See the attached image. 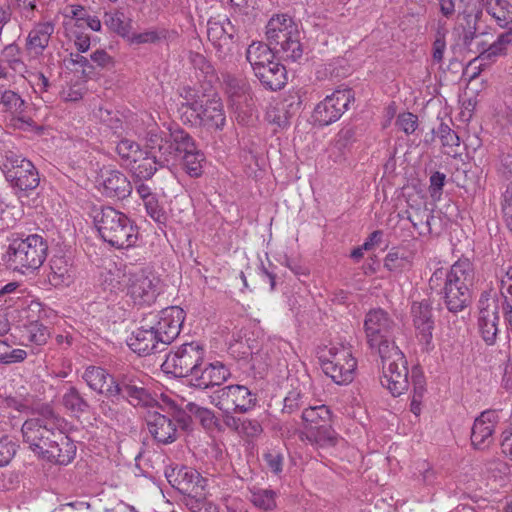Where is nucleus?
<instances>
[{"instance_id":"nucleus-1","label":"nucleus","mask_w":512,"mask_h":512,"mask_svg":"<svg viewBox=\"0 0 512 512\" xmlns=\"http://www.w3.org/2000/svg\"><path fill=\"white\" fill-rule=\"evenodd\" d=\"M23 442L38 456L59 465L69 464L76 446L64 429H52L37 421H25L21 428Z\"/></svg>"},{"instance_id":"nucleus-2","label":"nucleus","mask_w":512,"mask_h":512,"mask_svg":"<svg viewBox=\"0 0 512 512\" xmlns=\"http://www.w3.org/2000/svg\"><path fill=\"white\" fill-rule=\"evenodd\" d=\"M473 268L468 259L455 262L449 271L437 269L429 280L431 289H437L443 282L441 294L446 308L452 313L464 310L471 301L470 286Z\"/></svg>"},{"instance_id":"nucleus-3","label":"nucleus","mask_w":512,"mask_h":512,"mask_svg":"<svg viewBox=\"0 0 512 512\" xmlns=\"http://www.w3.org/2000/svg\"><path fill=\"white\" fill-rule=\"evenodd\" d=\"M48 255V243L38 234L13 239L2 255L7 268L25 274L39 269Z\"/></svg>"},{"instance_id":"nucleus-4","label":"nucleus","mask_w":512,"mask_h":512,"mask_svg":"<svg viewBox=\"0 0 512 512\" xmlns=\"http://www.w3.org/2000/svg\"><path fill=\"white\" fill-rule=\"evenodd\" d=\"M266 38L280 58L293 62L302 58L303 46L300 42V31L287 14L271 17L266 25Z\"/></svg>"},{"instance_id":"nucleus-5","label":"nucleus","mask_w":512,"mask_h":512,"mask_svg":"<svg viewBox=\"0 0 512 512\" xmlns=\"http://www.w3.org/2000/svg\"><path fill=\"white\" fill-rule=\"evenodd\" d=\"M396 323L390 314L382 308H374L367 312L364 319L366 342L370 349L380 357L399 349L395 344L393 332Z\"/></svg>"},{"instance_id":"nucleus-6","label":"nucleus","mask_w":512,"mask_h":512,"mask_svg":"<svg viewBox=\"0 0 512 512\" xmlns=\"http://www.w3.org/2000/svg\"><path fill=\"white\" fill-rule=\"evenodd\" d=\"M301 417L304 422L302 439L317 448H328L337 444L338 435L332 427V413L328 406H310L303 410Z\"/></svg>"},{"instance_id":"nucleus-7","label":"nucleus","mask_w":512,"mask_h":512,"mask_svg":"<svg viewBox=\"0 0 512 512\" xmlns=\"http://www.w3.org/2000/svg\"><path fill=\"white\" fill-rule=\"evenodd\" d=\"M107 396H117L133 407H148L154 402L144 377L135 371L119 373L116 379H111L107 385Z\"/></svg>"},{"instance_id":"nucleus-8","label":"nucleus","mask_w":512,"mask_h":512,"mask_svg":"<svg viewBox=\"0 0 512 512\" xmlns=\"http://www.w3.org/2000/svg\"><path fill=\"white\" fill-rule=\"evenodd\" d=\"M152 135L151 143L160 153L158 162L169 164L171 160H178L182 155L195 151L197 148L191 135L180 127H169L168 131H149Z\"/></svg>"},{"instance_id":"nucleus-9","label":"nucleus","mask_w":512,"mask_h":512,"mask_svg":"<svg viewBox=\"0 0 512 512\" xmlns=\"http://www.w3.org/2000/svg\"><path fill=\"white\" fill-rule=\"evenodd\" d=\"M205 346L199 341L184 343L171 351L162 364V369L175 377H189L193 371L204 364Z\"/></svg>"},{"instance_id":"nucleus-10","label":"nucleus","mask_w":512,"mask_h":512,"mask_svg":"<svg viewBox=\"0 0 512 512\" xmlns=\"http://www.w3.org/2000/svg\"><path fill=\"white\" fill-rule=\"evenodd\" d=\"M167 415L149 412L146 418L149 433L160 444H170L177 439V423L186 424L187 416L173 402L168 403Z\"/></svg>"},{"instance_id":"nucleus-11","label":"nucleus","mask_w":512,"mask_h":512,"mask_svg":"<svg viewBox=\"0 0 512 512\" xmlns=\"http://www.w3.org/2000/svg\"><path fill=\"white\" fill-rule=\"evenodd\" d=\"M3 171L7 181L21 193L26 194L39 186V174L33 163L11 151L6 154Z\"/></svg>"},{"instance_id":"nucleus-12","label":"nucleus","mask_w":512,"mask_h":512,"mask_svg":"<svg viewBox=\"0 0 512 512\" xmlns=\"http://www.w3.org/2000/svg\"><path fill=\"white\" fill-rule=\"evenodd\" d=\"M144 317L148 323L146 327L155 331L158 340H160V345H164L166 348L180 334L185 313L180 307L171 306L157 313L150 312Z\"/></svg>"},{"instance_id":"nucleus-13","label":"nucleus","mask_w":512,"mask_h":512,"mask_svg":"<svg viewBox=\"0 0 512 512\" xmlns=\"http://www.w3.org/2000/svg\"><path fill=\"white\" fill-rule=\"evenodd\" d=\"M210 399L219 410H235L238 414L250 412L258 402L255 392L239 384L228 385L215 391Z\"/></svg>"},{"instance_id":"nucleus-14","label":"nucleus","mask_w":512,"mask_h":512,"mask_svg":"<svg viewBox=\"0 0 512 512\" xmlns=\"http://www.w3.org/2000/svg\"><path fill=\"white\" fill-rule=\"evenodd\" d=\"M320 360L323 372L336 384H348L353 380L357 361L349 348L332 347L328 355L321 356Z\"/></svg>"},{"instance_id":"nucleus-15","label":"nucleus","mask_w":512,"mask_h":512,"mask_svg":"<svg viewBox=\"0 0 512 512\" xmlns=\"http://www.w3.org/2000/svg\"><path fill=\"white\" fill-rule=\"evenodd\" d=\"M382 360L383 375L382 386L386 387L393 396H400L409 387L407 360L400 349L380 357Z\"/></svg>"},{"instance_id":"nucleus-16","label":"nucleus","mask_w":512,"mask_h":512,"mask_svg":"<svg viewBox=\"0 0 512 512\" xmlns=\"http://www.w3.org/2000/svg\"><path fill=\"white\" fill-rule=\"evenodd\" d=\"M353 101L354 92L351 88L337 89L317 104L313 117L321 126L330 125L340 119Z\"/></svg>"},{"instance_id":"nucleus-17","label":"nucleus","mask_w":512,"mask_h":512,"mask_svg":"<svg viewBox=\"0 0 512 512\" xmlns=\"http://www.w3.org/2000/svg\"><path fill=\"white\" fill-rule=\"evenodd\" d=\"M158 284L159 280L156 277H149L143 271L129 272L127 294L135 305L150 306L159 295Z\"/></svg>"},{"instance_id":"nucleus-18","label":"nucleus","mask_w":512,"mask_h":512,"mask_svg":"<svg viewBox=\"0 0 512 512\" xmlns=\"http://www.w3.org/2000/svg\"><path fill=\"white\" fill-rule=\"evenodd\" d=\"M229 369L220 361L205 362L187 377L186 385L206 390L222 385L230 377Z\"/></svg>"},{"instance_id":"nucleus-19","label":"nucleus","mask_w":512,"mask_h":512,"mask_svg":"<svg viewBox=\"0 0 512 512\" xmlns=\"http://www.w3.org/2000/svg\"><path fill=\"white\" fill-rule=\"evenodd\" d=\"M479 304V332L487 345H493L499 332L500 300L498 297L484 298L482 296Z\"/></svg>"},{"instance_id":"nucleus-20","label":"nucleus","mask_w":512,"mask_h":512,"mask_svg":"<svg viewBox=\"0 0 512 512\" xmlns=\"http://www.w3.org/2000/svg\"><path fill=\"white\" fill-rule=\"evenodd\" d=\"M207 36L216 48L219 57H225L233 50L236 41L237 29L229 18H211L207 23Z\"/></svg>"},{"instance_id":"nucleus-21","label":"nucleus","mask_w":512,"mask_h":512,"mask_svg":"<svg viewBox=\"0 0 512 512\" xmlns=\"http://www.w3.org/2000/svg\"><path fill=\"white\" fill-rule=\"evenodd\" d=\"M410 314L417 339L426 350H429L432 344L433 330L435 326L430 303L427 300L413 302Z\"/></svg>"},{"instance_id":"nucleus-22","label":"nucleus","mask_w":512,"mask_h":512,"mask_svg":"<svg viewBox=\"0 0 512 512\" xmlns=\"http://www.w3.org/2000/svg\"><path fill=\"white\" fill-rule=\"evenodd\" d=\"M97 182L102 194L109 198L125 199L132 192L130 181L118 170H101Z\"/></svg>"},{"instance_id":"nucleus-23","label":"nucleus","mask_w":512,"mask_h":512,"mask_svg":"<svg viewBox=\"0 0 512 512\" xmlns=\"http://www.w3.org/2000/svg\"><path fill=\"white\" fill-rule=\"evenodd\" d=\"M148 323L145 317L140 320V326L128 340V346L138 355L147 356L164 351V345H160L155 331L146 327Z\"/></svg>"},{"instance_id":"nucleus-24","label":"nucleus","mask_w":512,"mask_h":512,"mask_svg":"<svg viewBox=\"0 0 512 512\" xmlns=\"http://www.w3.org/2000/svg\"><path fill=\"white\" fill-rule=\"evenodd\" d=\"M127 275L129 272H126V265L122 260L110 257L102 259L99 280L104 289L111 293L123 290Z\"/></svg>"},{"instance_id":"nucleus-25","label":"nucleus","mask_w":512,"mask_h":512,"mask_svg":"<svg viewBox=\"0 0 512 512\" xmlns=\"http://www.w3.org/2000/svg\"><path fill=\"white\" fill-rule=\"evenodd\" d=\"M101 238L118 249L135 245L138 239V226H94Z\"/></svg>"},{"instance_id":"nucleus-26","label":"nucleus","mask_w":512,"mask_h":512,"mask_svg":"<svg viewBox=\"0 0 512 512\" xmlns=\"http://www.w3.org/2000/svg\"><path fill=\"white\" fill-rule=\"evenodd\" d=\"M499 421L498 412L496 410L483 411L474 421L471 442L478 448L483 449L492 441L494 428Z\"/></svg>"},{"instance_id":"nucleus-27","label":"nucleus","mask_w":512,"mask_h":512,"mask_svg":"<svg viewBox=\"0 0 512 512\" xmlns=\"http://www.w3.org/2000/svg\"><path fill=\"white\" fill-rule=\"evenodd\" d=\"M195 119H199V125L208 131L222 130L226 123V116L221 99L213 97L206 100L195 115Z\"/></svg>"},{"instance_id":"nucleus-28","label":"nucleus","mask_w":512,"mask_h":512,"mask_svg":"<svg viewBox=\"0 0 512 512\" xmlns=\"http://www.w3.org/2000/svg\"><path fill=\"white\" fill-rule=\"evenodd\" d=\"M260 84L267 90L278 91L287 84V70L283 64L274 61L253 72Z\"/></svg>"},{"instance_id":"nucleus-29","label":"nucleus","mask_w":512,"mask_h":512,"mask_svg":"<svg viewBox=\"0 0 512 512\" xmlns=\"http://www.w3.org/2000/svg\"><path fill=\"white\" fill-rule=\"evenodd\" d=\"M49 282L57 286H69L73 283L76 269L71 258L65 255H54L50 260Z\"/></svg>"},{"instance_id":"nucleus-30","label":"nucleus","mask_w":512,"mask_h":512,"mask_svg":"<svg viewBox=\"0 0 512 512\" xmlns=\"http://www.w3.org/2000/svg\"><path fill=\"white\" fill-rule=\"evenodd\" d=\"M276 55V50L269 43L252 42L246 50V60L253 72L274 62Z\"/></svg>"},{"instance_id":"nucleus-31","label":"nucleus","mask_w":512,"mask_h":512,"mask_svg":"<svg viewBox=\"0 0 512 512\" xmlns=\"http://www.w3.org/2000/svg\"><path fill=\"white\" fill-rule=\"evenodd\" d=\"M82 379L91 390L107 396V385L111 383V379H116V376L110 374L103 367L91 365L84 370Z\"/></svg>"},{"instance_id":"nucleus-32","label":"nucleus","mask_w":512,"mask_h":512,"mask_svg":"<svg viewBox=\"0 0 512 512\" xmlns=\"http://www.w3.org/2000/svg\"><path fill=\"white\" fill-rule=\"evenodd\" d=\"M152 138V135L148 132L146 140V156L136 168L137 176L144 179H150L156 173L158 167L168 166V164L158 162V156L160 153L156 148L154 149V145L151 143Z\"/></svg>"},{"instance_id":"nucleus-33","label":"nucleus","mask_w":512,"mask_h":512,"mask_svg":"<svg viewBox=\"0 0 512 512\" xmlns=\"http://www.w3.org/2000/svg\"><path fill=\"white\" fill-rule=\"evenodd\" d=\"M61 404L74 415L86 414L90 411L91 405L83 394L75 386H68L62 397Z\"/></svg>"},{"instance_id":"nucleus-34","label":"nucleus","mask_w":512,"mask_h":512,"mask_svg":"<svg viewBox=\"0 0 512 512\" xmlns=\"http://www.w3.org/2000/svg\"><path fill=\"white\" fill-rule=\"evenodd\" d=\"M32 413L36 416L33 418H29L26 421H37L39 422V424H45L47 425V427H50L52 429H65V419L62 416H60L54 410L53 406L49 403H42L36 405L33 408Z\"/></svg>"},{"instance_id":"nucleus-35","label":"nucleus","mask_w":512,"mask_h":512,"mask_svg":"<svg viewBox=\"0 0 512 512\" xmlns=\"http://www.w3.org/2000/svg\"><path fill=\"white\" fill-rule=\"evenodd\" d=\"M54 32V25L51 22L38 23L30 32L27 38V47L36 53L48 46L51 35Z\"/></svg>"},{"instance_id":"nucleus-36","label":"nucleus","mask_w":512,"mask_h":512,"mask_svg":"<svg viewBox=\"0 0 512 512\" xmlns=\"http://www.w3.org/2000/svg\"><path fill=\"white\" fill-rule=\"evenodd\" d=\"M500 309H502L507 330L512 333V269L500 284Z\"/></svg>"},{"instance_id":"nucleus-37","label":"nucleus","mask_w":512,"mask_h":512,"mask_svg":"<svg viewBox=\"0 0 512 512\" xmlns=\"http://www.w3.org/2000/svg\"><path fill=\"white\" fill-rule=\"evenodd\" d=\"M485 9L500 27L512 25V4L508 0L487 1Z\"/></svg>"},{"instance_id":"nucleus-38","label":"nucleus","mask_w":512,"mask_h":512,"mask_svg":"<svg viewBox=\"0 0 512 512\" xmlns=\"http://www.w3.org/2000/svg\"><path fill=\"white\" fill-rule=\"evenodd\" d=\"M249 500L250 502L260 510L272 511L277 507L276 491L268 488H261L256 485L249 487Z\"/></svg>"},{"instance_id":"nucleus-39","label":"nucleus","mask_w":512,"mask_h":512,"mask_svg":"<svg viewBox=\"0 0 512 512\" xmlns=\"http://www.w3.org/2000/svg\"><path fill=\"white\" fill-rule=\"evenodd\" d=\"M93 224H124L127 217L110 206H93L89 212Z\"/></svg>"},{"instance_id":"nucleus-40","label":"nucleus","mask_w":512,"mask_h":512,"mask_svg":"<svg viewBox=\"0 0 512 512\" xmlns=\"http://www.w3.org/2000/svg\"><path fill=\"white\" fill-rule=\"evenodd\" d=\"M104 24L123 38L129 37L131 20L127 19L123 12H107L104 15Z\"/></svg>"},{"instance_id":"nucleus-41","label":"nucleus","mask_w":512,"mask_h":512,"mask_svg":"<svg viewBox=\"0 0 512 512\" xmlns=\"http://www.w3.org/2000/svg\"><path fill=\"white\" fill-rule=\"evenodd\" d=\"M105 399L99 404L101 413L110 420L117 422L125 419L124 402L116 397L104 396Z\"/></svg>"},{"instance_id":"nucleus-42","label":"nucleus","mask_w":512,"mask_h":512,"mask_svg":"<svg viewBox=\"0 0 512 512\" xmlns=\"http://www.w3.org/2000/svg\"><path fill=\"white\" fill-rule=\"evenodd\" d=\"M180 159L184 170L190 177L197 178L202 175L205 155L201 150L195 148V151L182 155Z\"/></svg>"},{"instance_id":"nucleus-43","label":"nucleus","mask_w":512,"mask_h":512,"mask_svg":"<svg viewBox=\"0 0 512 512\" xmlns=\"http://www.w3.org/2000/svg\"><path fill=\"white\" fill-rule=\"evenodd\" d=\"M432 132L440 138L443 147L451 149V151H447L446 154L451 155L452 153H457L454 148L460 146V138L457 133L451 129L448 123L441 121L437 128L432 129Z\"/></svg>"},{"instance_id":"nucleus-44","label":"nucleus","mask_w":512,"mask_h":512,"mask_svg":"<svg viewBox=\"0 0 512 512\" xmlns=\"http://www.w3.org/2000/svg\"><path fill=\"white\" fill-rule=\"evenodd\" d=\"M185 410L199 420L204 428L211 429L216 426L217 419L212 410L201 407L194 402H188Z\"/></svg>"},{"instance_id":"nucleus-45","label":"nucleus","mask_w":512,"mask_h":512,"mask_svg":"<svg viewBox=\"0 0 512 512\" xmlns=\"http://www.w3.org/2000/svg\"><path fill=\"white\" fill-rule=\"evenodd\" d=\"M25 330L27 332L28 341L37 346L46 344L50 337L48 328L38 321H32L25 325Z\"/></svg>"},{"instance_id":"nucleus-46","label":"nucleus","mask_w":512,"mask_h":512,"mask_svg":"<svg viewBox=\"0 0 512 512\" xmlns=\"http://www.w3.org/2000/svg\"><path fill=\"white\" fill-rule=\"evenodd\" d=\"M11 345L0 339V364H13L23 362L27 357V352L23 349L10 350Z\"/></svg>"},{"instance_id":"nucleus-47","label":"nucleus","mask_w":512,"mask_h":512,"mask_svg":"<svg viewBox=\"0 0 512 512\" xmlns=\"http://www.w3.org/2000/svg\"><path fill=\"white\" fill-rule=\"evenodd\" d=\"M17 445L4 431L0 430V467L7 465L15 456Z\"/></svg>"},{"instance_id":"nucleus-48","label":"nucleus","mask_w":512,"mask_h":512,"mask_svg":"<svg viewBox=\"0 0 512 512\" xmlns=\"http://www.w3.org/2000/svg\"><path fill=\"white\" fill-rule=\"evenodd\" d=\"M266 118L270 123L276 124L278 127H286L289 125V114L284 104H278L271 107L266 112Z\"/></svg>"},{"instance_id":"nucleus-49","label":"nucleus","mask_w":512,"mask_h":512,"mask_svg":"<svg viewBox=\"0 0 512 512\" xmlns=\"http://www.w3.org/2000/svg\"><path fill=\"white\" fill-rule=\"evenodd\" d=\"M165 38V31L149 30L142 33H129L127 40L131 44L156 43Z\"/></svg>"},{"instance_id":"nucleus-50","label":"nucleus","mask_w":512,"mask_h":512,"mask_svg":"<svg viewBox=\"0 0 512 512\" xmlns=\"http://www.w3.org/2000/svg\"><path fill=\"white\" fill-rule=\"evenodd\" d=\"M409 265V259L398 249H392L385 258V267L389 270L404 269Z\"/></svg>"},{"instance_id":"nucleus-51","label":"nucleus","mask_w":512,"mask_h":512,"mask_svg":"<svg viewBox=\"0 0 512 512\" xmlns=\"http://www.w3.org/2000/svg\"><path fill=\"white\" fill-rule=\"evenodd\" d=\"M446 175L440 171H435L429 178V193L433 200H440L443 187L445 185Z\"/></svg>"},{"instance_id":"nucleus-52","label":"nucleus","mask_w":512,"mask_h":512,"mask_svg":"<svg viewBox=\"0 0 512 512\" xmlns=\"http://www.w3.org/2000/svg\"><path fill=\"white\" fill-rule=\"evenodd\" d=\"M303 394L298 390H291L284 398L283 413L292 414L304 404Z\"/></svg>"},{"instance_id":"nucleus-53","label":"nucleus","mask_w":512,"mask_h":512,"mask_svg":"<svg viewBox=\"0 0 512 512\" xmlns=\"http://www.w3.org/2000/svg\"><path fill=\"white\" fill-rule=\"evenodd\" d=\"M203 101L199 98L193 100H184L178 105L177 112L182 122H192L193 120L188 117V112L193 111L198 113L199 109L202 108Z\"/></svg>"},{"instance_id":"nucleus-54","label":"nucleus","mask_w":512,"mask_h":512,"mask_svg":"<svg viewBox=\"0 0 512 512\" xmlns=\"http://www.w3.org/2000/svg\"><path fill=\"white\" fill-rule=\"evenodd\" d=\"M412 386H413V398L423 399L426 392V382L423 373L416 367L412 369Z\"/></svg>"},{"instance_id":"nucleus-55","label":"nucleus","mask_w":512,"mask_h":512,"mask_svg":"<svg viewBox=\"0 0 512 512\" xmlns=\"http://www.w3.org/2000/svg\"><path fill=\"white\" fill-rule=\"evenodd\" d=\"M396 124L403 132L406 134H411L416 130L418 126V118L416 115L410 112L402 113L398 116Z\"/></svg>"},{"instance_id":"nucleus-56","label":"nucleus","mask_w":512,"mask_h":512,"mask_svg":"<svg viewBox=\"0 0 512 512\" xmlns=\"http://www.w3.org/2000/svg\"><path fill=\"white\" fill-rule=\"evenodd\" d=\"M0 409L3 410H14L17 412H27L29 405L23 399H17L15 397L0 398ZM11 414V411H8Z\"/></svg>"},{"instance_id":"nucleus-57","label":"nucleus","mask_w":512,"mask_h":512,"mask_svg":"<svg viewBox=\"0 0 512 512\" xmlns=\"http://www.w3.org/2000/svg\"><path fill=\"white\" fill-rule=\"evenodd\" d=\"M498 158V172L507 179L512 177V149L502 150Z\"/></svg>"},{"instance_id":"nucleus-58","label":"nucleus","mask_w":512,"mask_h":512,"mask_svg":"<svg viewBox=\"0 0 512 512\" xmlns=\"http://www.w3.org/2000/svg\"><path fill=\"white\" fill-rule=\"evenodd\" d=\"M263 432L260 422L256 419L243 418L239 434L247 437H257Z\"/></svg>"},{"instance_id":"nucleus-59","label":"nucleus","mask_w":512,"mask_h":512,"mask_svg":"<svg viewBox=\"0 0 512 512\" xmlns=\"http://www.w3.org/2000/svg\"><path fill=\"white\" fill-rule=\"evenodd\" d=\"M355 140V130L352 127H344L342 128L335 140V145L339 150L345 149L349 147L352 142Z\"/></svg>"},{"instance_id":"nucleus-60","label":"nucleus","mask_w":512,"mask_h":512,"mask_svg":"<svg viewBox=\"0 0 512 512\" xmlns=\"http://www.w3.org/2000/svg\"><path fill=\"white\" fill-rule=\"evenodd\" d=\"M116 151L123 159H130L139 151V145L134 141L124 139L118 143Z\"/></svg>"},{"instance_id":"nucleus-61","label":"nucleus","mask_w":512,"mask_h":512,"mask_svg":"<svg viewBox=\"0 0 512 512\" xmlns=\"http://www.w3.org/2000/svg\"><path fill=\"white\" fill-rule=\"evenodd\" d=\"M145 207L147 213L150 215V217L157 223L163 224L165 218H164V211L163 209L158 205V202L155 200L154 197H151L150 199L145 201Z\"/></svg>"},{"instance_id":"nucleus-62","label":"nucleus","mask_w":512,"mask_h":512,"mask_svg":"<svg viewBox=\"0 0 512 512\" xmlns=\"http://www.w3.org/2000/svg\"><path fill=\"white\" fill-rule=\"evenodd\" d=\"M445 48H446L445 33L443 31L438 30L436 33L434 43H433V60L435 62L439 63L442 61Z\"/></svg>"},{"instance_id":"nucleus-63","label":"nucleus","mask_w":512,"mask_h":512,"mask_svg":"<svg viewBox=\"0 0 512 512\" xmlns=\"http://www.w3.org/2000/svg\"><path fill=\"white\" fill-rule=\"evenodd\" d=\"M264 460L269 469L278 474L282 471L283 457L275 451L268 452L264 455Z\"/></svg>"},{"instance_id":"nucleus-64","label":"nucleus","mask_w":512,"mask_h":512,"mask_svg":"<svg viewBox=\"0 0 512 512\" xmlns=\"http://www.w3.org/2000/svg\"><path fill=\"white\" fill-rule=\"evenodd\" d=\"M502 212L504 220L512 219V182L507 185L503 193Z\"/></svg>"}]
</instances>
